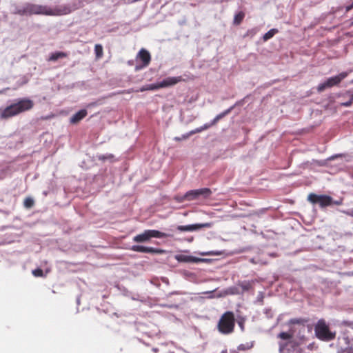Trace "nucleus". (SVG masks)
I'll list each match as a JSON object with an SVG mask.
<instances>
[{"mask_svg":"<svg viewBox=\"0 0 353 353\" xmlns=\"http://www.w3.org/2000/svg\"><path fill=\"white\" fill-rule=\"evenodd\" d=\"M70 12V8L65 6L51 8L46 6H41L33 3H26L21 8H18L15 12L16 14L21 16L32 14L59 16L68 14Z\"/></svg>","mask_w":353,"mask_h":353,"instance_id":"nucleus-1","label":"nucleus"},{"mask_svg":"<svg viewBox=\"0 0 353 353\" xmlns=\"http://www.w3.org/2000/svg\"><path fill=\"white\" fill-rule=\"evenodd\" d=\"M175 259L178 262H183V263H198L199 262L203 261V259L195 257L190 255H185L183 254H176L174 256Z\"/></svg>","mask_w":353,"mask_h":353,"instance_id":"nucleus-13","label":"nucleus"},{"mask_svg":"<svg viewBox=\"0 0 353 353\" xmlns=\"http://www.w3.org/2000/svg\"><path fill=\"white\" fill-rule=\"evenodd\" d=\"M349 74L348 72H343L339 74L328 78L324 83H321L317 87V91L321 92L327 88H331L339 85Z\"/></svg>","mask_w":353,"mask_h":353,"instance_id":"nucleus-7","label":"nucleus"},{"mask_svg":"<svg viewBox=\"0 0 353 353\" xmlns=\"http://www.w3.org/2000/svg\"><path fill=\"white\" fill-rule=\"evenodd\" d=\"M211 223H197L188 225H179L177 230L181 232H192L204 228H210Z\"/></svg>","mask_w":353,"mask_h":353,"instance_id":"nucleus-12","label":"nucleus"},{"mask_svg":"<svg viewBox=\"0 0 353 353\" xmlns=\"http://www.w3.org/2000/svg\"><path fill=\"white\" fill-rule=\"evenodd\" d=\"M186 81L182 77H172L163 79L162 81L154 84L145 85L140 88L136 92H144L147 90H155L163 88L170 87L176 85V83Z\"/></svg>","mask_w":353,"mask_h":353,"instance_id":"nucleus-4","label":"nucleus"},{"mask_svg":"<svg viewBox=\"0 0 353 353\" xmlns=\"http://www.w3.org/2000/svg\"><path fill=\"white\" fill-rule=\"evenodd\" d=\"M343 213L345 214L353 217V209L349 210H343Z\"/></svg>","mask_w":353,"mask_h":353,"instance_id":"nucleus-28","label":"nucleus"},{"mask_svg":"<svg viewBox=\"0 0 353 353\" xmlns=\"http://www.w3.org/2000/svg\"><path fill=\"white\" fill-rule=\"evenodd\" d=\"M286 347V344H284V343H279V350L280 352H282L284 348Z\"/></svg>","mask_w":353,"mask_h":353,"instance_id":"nucleus-29","label":"nucleus"},{"mask_svg":"<svg viewBox=\"0 0 353 353\" xmlns=\"http://www.w3.org/2000/svg\"><path fill=\"white\" fill-rule=\"evenodd\" d=\"M352 9H353V4L352 3H351L350 5L347 6H346V8H345L346 12H349Z\"/></svg>","mask_w":353,"mask_h":353,"instance_id":"nucleus-31","label":"nucleus"},{"mask_svg":"<svg viewBox=\"0 0 353 353\" xmlns=\"http://www.w3.org/2000/svg\"><path fill=\"white\" fill-rule=\"evenodd\" d=\"M343 154H336L334 156L331 157L329 159H334L335 158H337L339 157H342Z\"/></svg>","mask_w":353,"mask_h":353,"instance_id":"nucleus-33","label":"nucleus"},{"mask_svg":"<svg viewBox=\"0 0 353 353\" xmlns=\"http://www.w3.org/2000/svg\"><path fill=\"white\" fill-rule=\"evenodd\" d=\"M307 322V320L304 319H292L290 321V323L291 324H299V325H304L305 323Z\"/></svg>","mask_w":353,"mask_h":353,"instance_id":"nucleus-21","label":"nucleus"},{"mask_svg":"<svg viewBox=\"0 0 353 353\" xmlns=\"http://www.w3.org/2000/svg\"><path fill=\"white\" fill-rule=\"evenodd\" d=\"M235 326V319L232 312L228 311L221 316L217 328L223 334H229L234 332Z\"/></svg>","mask_w":353,"mask_h":353,"instance_id":"nucleus-3","label":"nucleus"},{"mask_svg":"<svg viewBox=\"0 0 353 353\" xmlns=\"http://www.w3.org/2000/svg\"><path fill=\"white\" fill-rule=\"evenodd\" d=\"M239 325L241 327V330H244L243 323V322H239Z\"/></svg>","mask_w":353,"mask_h":353,"instance_id":"nucleus-34","label":"nucleus"},{"mask_svg":"<svg viewBox=\"0 0 353 353\" xmlns=\"http://www.w3.org/2000/svg\"><path fill=\"white\" fill-rule=\"evenodd\" d=\"M32 274L36 277H42L43 276V272L41 269L37 268L32 270Z\"/></svg>","mask_w":353,"mask_h":353,"instance_id":"nucleus-23","label":"nucleus"},{"mask_svg":"<svg viewBox=\"0 0 353 353\" xmlns=\"http://www.w3.org/2000/svg\"><path fill=\"white\" fill-rule=\"evenodd\" d=\"M245 17V13L242 11L239 12L234 15L233 24L235 26H239L241 23L243 19Z\"/></svg>","mask_w":353,"mask_h":353,"instance_id":"nucleus-16","label":"nucleus"},{"mask_svg":"<svg viewBox=\"0 0 353 353\" xmlns=\"http://www.w3.org/2000/svg\"><path fill=\"white\" fill-rule=\"evenodd\" d=\"M351 1H352V3H352V4H353V0H351Z\"/></svg>","mask_w":353,"mask_h":353,"instance_id":"nucleus-41","label":"nucleus"},{"mask_svg":"<svg viewBox=\"0 0 353 353\" xmlns=\"http://www.w3.org/2000/svg\"><path fill=\"white\" fill-rule=\"evenodd\" d=\"M352 101H353V100H352V98H351L350 101H347V102L342 103H341V105H342V106H345V107H350V106H351V105H352Z\"/></svg>","mask_w":353,"mask_h":353,"instance_id":"nucleus-27","label":"nucleus"},{"mask_svg":"<svg viewBox=\"0 0 353 353\" xmlns=\"http://www.w3.org/2000/svg\"><path fill=\"white\" fill-rule=\"evenodd\" d=\"M68 57V54L64 52H56L54 53L51 54L50 57L48 58L49 61H55L61 58H65Z\"/></svg>","mask_w":353,"mask_h":353,"instance_id":"nucleus-15","label":"nucleus"},{"mask_svg":"<svg viewBox=\"0 0 353 353\" xmlns=\"http://www.w3.org/2000/svg\"><path fill=\"white\" fill-rule=\"evenodd\" d=\"M212 125H213L212 123H209V124H205L203 127H201L200 128L196 129L194 132H192V134L196 133V132H201V131H203L204 130L208 129V128L211 127Z\"/></svg>","mask_w":353,"mask_h":353,"instance_id":"nucleus-24","label":"nucleus"},{"mask_svg":"<svg viewBox=\"0 0 353 353\" xmlns=\"http://www.w3.org/2000/svg\"><path fill=\"white\" fill-rule=\"evenodd\" d=\"M352 100H353V93H352Z\"/></svg>","mask_w":353,"mask_h":353,"instance_id":"nucleus-40","label":"nucleus"},{"mask_svg":"<svg viewBox=\"0 0 353 353\" xmlns=\"http://www.w3.org/2000/svg\"><path fill=\"white\" fill-rule=\"evenodd\" d=\"M131 250L137 252L141 253H151V254H164L165 251L162 249L155 248L152 247H146L140 245H134L131 248Z\"/></svg>","mask_w":353,"mask_h":353,"instance_id":"nucleus-11","label":"nucleus"},{"mask_svg":"<svg viewBox=\"0 0 353 353\" xmlns=\"http://www.w3.org/2000/svg\"><path fill=\"white\" fill-rule=\"evenodd\" d=\"M316 337L322 341H331L335 338V334L330 332L325 320L320 319L314 327Z\"/></svg>","mask_w":353,"mask_h":353,"instance_id":"nucleus-5","label":"nucleus"},{"mask_svg":"<svg viewBox=\"0 0 353 353\" xmlns=\"http://www.w3.org/2000/svg\"><path fill=\"white\" fill-rule=\"evenodd\" d=\"M339 353H353V347H347L342 350Z\"/></svg>","mask_w":353,"mask_h":353,"instance_id":"nucleus-26","label":"nucleus"},{"mask_svg":"<svg viewBox=\"0 0 353 353\" xmlns=\"http://www.w3.org/2000/svg\"><path fill=\"white\" fill-rule=\"evenodd\" d=\"M292 335L288 332H281L279 334L278 337L283 340H288L292 338Z\"/></svg>","mask_w":353,"mask_h":353,"instance_id":"nucleus-22","label":"nucleus"},{"mask_svg":"<svg viewBox=\"0 0 353 353\" xmlns=\"http://www.w3.org/2000/svg\"><path fill=\"white\" fill-rule=\"evenodd\" d=\"M34 104L33 101L28 98L20 99L1 110L0 119L6 120L29 111L32 109Z\"/></svg>","mask_w":353,"mask_h":353,"instance_id":"nucleus-2","label":"nucleus"},{"mask_svg":"<svg viewBox=\"0 0 353 353\" xmlns=\"http://www.w3.org/2000/svg\"><path fill=\"white\" fill-rule=\"evenodd\" d=\"M137 59H139L141 62V65H137L135 67L136 70H141L145 67H147L150 61H151V56L150 52L145 49H141L137 54Z\"/></svg>","mask_w":353,"mask_h":353,"instance_id":"nucleus-10","label":"nucleus"},{"mask_svg":"<svg viewBox=\"0 0 353 353\" xmlns=\"http://www.w3.org/2000/svg\"><path fill=\"white\" fill-rule=\"evenodd\" d=\"M168 234L156 230H146L143 233L133 237V241L136 243L148 242L151 238H166Z\"/></svg>","mask_w":353,"mask_h":353,"instance_id":"nucleus-6","label":"nucleus"},{"mask_svg":"<svg viewBox=\"0 0 353 353\" xmlns=\"http://www.w3.org/2000/svg\"><path fill=\"white\" fill-rule=\"evenodd\" d=\"M88 114L86 110L83 109L75 113L70 119L71 124H77L83 119H84Z\"/></svg>","mask_w":353,"mask_h":353,"instance_id":"nucleus-14","label":"nucleus"},{"mask_svg":"<svg viewBox=\"0 0 353 353\" xmlns=\"http://www.w3.org/2000/svg\"><path fill=\"white\" fill-rule=\"evenodd\" d=\"M212 194L210 188H204L197 190H190L185 194V199L187 201H192L202 196L203 198H208Z\"/></svg>","mask_w":353,"mask_h":353,"instance_id":"nucleus-9","label":"nucleus"},{"mask_svg":"<svg viewBox=\"0 0 353 353\" xmlns=\"http://www.w3.org/2000/svg\"><path fill=\"white\" fill-rule=\"evenodd\" d=\"M94 52L97 59H100L103 55V46L101 44H96L94 46Z\"/></svg>","mask_w":353,"mask_h":353,"instance_id":"nucleus-19","label":"nucleus"},{"mask_svg":"<svg viewBox=\"0 0 353 353\" xmlns=\"http://www.w3.org/2000/svg\"><path fill=\"white\" fill-rule=\"evenodd\" d=\"M307 200L313 204L318 203L321 208H325L332 204V198L327 195L311 193L308 195Z\"/></svg>","mask_w":353,"mask_h":353,"instance_id":"nucleus-8","label":"nucleus"},{"mask_svg":"<svg viewBox=\"0 0 353 353\" xmlns=\"http://www.w3.org/2000/svg\"><path fill=\"white\" fill-rule=\"evenodd\" d=\"M194 79L193 77L190 78V79ZM187 79H189V78H188Z\"/></svg>","mask_w":353,"mask_h":353,"instance_id":"nucleus-39","label":"nucleus"},{"mask_svg":"<svg viewBox=\"0 0 353 353\" xmlns=\"http://www.w3.org/2000/svg\"><path fill=\"white\" fill-rule=\"evenodd\" d=\"M332 204H334L336 205H340L342 204V199H340L339 201H332Z\"/></svg>","mask_w":353,"mask_h":353,"instance_id":"nucleus-30","label":"nucleus"},{"mask_svg":"<svg viewBox=\"0 0 353 353\" xmlns=\"http://www.w3.org/2000/svg\"><path fill=\"white\" fill-rule=\"evenodd\" d=\"M350 26H353V21L351 23Z\"/></svg>","mask_w":353,"mask_h":353,"instance_id":"nucleus-38","label":"nucleus"},{"mask_svg":"<svg viewBox=\"0 0 353 353\" xmlns=\"http://www.w3.org/2000/svg\"><path fill=\"white\" fill-rule=\"evenodd\" d=\"M203 256H209V255H214V253L209 252H203L201 254Z\"/></svg>","mask_w":353,"mask_h":353,"instance_id":"nucleus-32","label":"nucleus"},{"mask_svg":"<svg viewBox=\"0 0 353 353\" xmlns=\"http://www.w3.org/2000/svg\"><path fill=\"white\" fill-rule=\"evenodd\" d=\"M3 90H0V94H3Z\"/></svg>","mask_w":353,"mask_h":353,"instance_id":"nucleus-37","label":"nucleus"},{"mask_svg":"<svg viewBox=\"0 0 353 353\" xmlns=\"http://www.w3.org/2000/svg\"><path fill=\"white\" fill-rule=\"evenodd\" d=\"M225 115V113L220 114L217 115L212 121V124L214 125L220 119H221Z\"/></svg>","mask_w":353,"mask_h":353,"instance_id":"nucleus-25","label":"nucleus"},{"mask_svg":"<svg viewBox=\"0 0 353 353\" xmlns=\"http://www.w3.org/2000/svg\"><path fill=\"white\" fill-rule=\"evenodd\" d=\"M175 140H176V141H180V140H181V139H180V138H178V137H176V138H175Z\"/></svg>","mask_w":353,"mask_h":353,"instance_id":"nucleus-36","label":"nucleus"},{"mask_svg":"<svg viewBox=\"0 0 353 353\" xmlns=\"http://www.w3.org/2000/svg\"><path fill=\"white\" fill-rule=\"evenodd\" d=\"M34 204V200L30 197H27L24 199L23 205L26 208H31Z\"/></svg>","mask_w":353,"mask_h":353,"instance_id":"nucleus-20","label":"nucleus"},{"mask_svg":"<svg viewBox=\"0 0 353 353\" xmlns=\"http://www.w3.org/2000/svg\"><path fill=\"white\" fill-rule=\"evenodd\" d=\"M221 353H228V352L226 350H223Z\"/></svg>","mask_w":353,"mask_h":353,"instance_id":"nucleus-35","label":"nucleus"},{"mask_svg":"<svg viewBox=\"0 0 353 353\" xmlns=\"http://www.w3.org/2000/svg\"><path fill=\"white\" fill-rule=\"evenodd\" d=\"M253 347H254V342L253 341L247 342L245 343L240 344L237 347V350L239 351H247V350H251Z\"/></svg>","mask_w":353,"mask_h":353,"instance_id":"nucleus-17","label":"nucleus"},{"mask_svg":"<svg viewBox=\"0 0 353 353\" xmlns=\"http://www.w3.org/2000/svg\"><path fill=\"white\" fill-rule=\"evenodd\" d=\"M279 32V30L276 28H272L267 32L263 36V39L264 41H267L268 40L272 38L276 33Z\"/></svg>","mask_w":353,"mask_h":353,"instance_id":"nucleus-18","label":"nucleus"}]
</instances>
